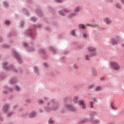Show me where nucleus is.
Wrapping results in <instances>:
<instances>
[{
  "label": "nucleus",
  "mask_w": 124,
  "mask_h": 124,
  "mask_svg": "<svg viewBox=\"0 0 124 124\" xmlns=\"http://www.w3.org/2000/svg\"><path fill=\"white\" fill-rule=\"evenodd\" d=\"M93 85H91L89 86V89H93Z\"/></svg>",
  "instance_id": "32"
},
{
  "label": "nucleus",
  "mask_w": 124,
  "mask_h": 124,
  "mask_svg": "<svg viewBox=\"0 0 124 124\" xmlns=\"http://www.w3.org/2000/svg\"><path fill=\"white\" fill-rule=\"evenodd\" d=\"M52 104V110H57V109H58V108H59V105H58V103H51Z\"/></svg>",
  "instance_id": "7"
},
{
  "label": "nucleus",
  "mask_w": 124,
  "mask_h": 124,
  "mask_svg": "<svg viewBox=\"0 0 124 124\" xmlns=\"http://www.w3.org/2000/svg\"><path fill=\"white\" fill-rule=\"evenodd\" d=\"M74 103H77V102H78V97L75 96L74 97Z\"/></svg>",
  "instance_id": "19"
},
{
  "label": "nucleus",
  "mask_w": 124,
  "mask_h": 124,
  "mask_svg": "<svg viewBox=\"0 0 124 124\" xmlns=\"http://www.w3.org/2000/svg\"><path fill=\"white\" fill-rule=\"evenodd\" d=\"M87 121L86 119H84L83 120L80 121V124H85V123H87Z\"/></svg>",
  "instance_id": "21"
},
{
  "label": "nucleus",
  "mask_w": 124,
  "mask_h": 124,
  "mask_svg": "<svg viewBox=\"0 0 124 124\" xmlns=\"http://www.w3.org/2000/svg\"><path fill=\"white\" fill-rule=\"evenodd\" d=\"M96 55V49L95 47L90 46L88 47V54L86 56L87 61H90L92 57Z\"/></svg>",
  "instance_id": "1"
},
{
  "label": "nucleus",
  "mask_w": 124,
  "mask_h": 124,
  "mask_svg": "<svg viewBox=\"0 0 124 124\" xmlns=\"http://www.w3.org/2000/svg\"><path fill=\"white\" fill-rule=\"evenodd\" d=\"M46 99H47V98H45V100H46Z\"/></svg>",
  "instance_id": "44"
},
{
  "label": "nucleus",
  "mask_w": 124,
  "mask_h": 124,
  "mask_svg": "<svg viewBox=\"0 0 124 124\" xmlns=\"http://www.w3.org/2000/svg\"><path fill=\"white\" fill-rule=\"evenodd\" d=\"M101 90H102V88L100 87H98L95 89V90L97 91L98 92L99 91H101Z\"/></svg>",
  "instance_id": "23"
},
{
  "label": "nucleus",
  "mask_w": 124,
  "mask_h": 124,
  "mask_svg": "<svg viewBox=\"0 0 124 124\" xmlns=\"http://www.w3.org/2000/svg\"><path fill=\"white\" fill-rule=\"evenodd\" d=\"M79 29H86V26L83 24H79L78 25Z\"/></svg>",
  "instance_id": "18"
},
{
  "label": "nucleus",
  "mask_w": 124,
  "mask_h": 124,
  "mask_svg": "<svg viewBox=\"0 0 124 124\" xmlns=\"http://www.w3.org/2000/svg\"><path fill=\"white\" fill-rule=\"evenodd\" d=\"M59 14H60V15H61L62 16H64V14L62 11H60L59 12Z\"/></svg>",
  "instance_id": "24"
},
{
  "label": "nucleus",
  "mask_w": 124,
  "mask_h": 124,
  "mask_svg": "<svg viewBox=\"0 0 124 124\" xmlns=\"http://www.w3.org/2000/svg\"><path fill=\"white\" fill-rule=\"evenodd\" d=\"M13 54H14V55L16 56V58L17 62H18L19 63H22V58L20 57L18 53H17V52L14 50L13 51Z\"/></svg>",
  "instance_id": "3"
},
{
  "label": "nucleus",
  "mask_w": 124,
  "mask_h": 124,
  "mask_svg": "<svg viewBox=\"0 0 124 124\" xmlns=\"http://www.w3.org/2000/svg\"><path fill=\"white\" fill-rule=\"evenodd\" d=\"M7 64L8 63H7V62H4L2 63V66H3V69H5V70L8 69V66H7Z\"/></svg>",
  "instance_id": "10"
},
{
  "label": "nucleus",
  "mask_w": 124,
  "mask_h": 124,
  "mask_svg": "<svg viewBox=\"0 0 124 124\" xmlns=\"http://www.w3.org/2000/svg\"><path fill=\"white\" fill-rule=\"evenodd\" d=\"M91 123L92 124H100V121H99V120L94 119V118H92Z\"/></svg>",
  "instance_id": "8"
},
{
  "label": "nucleus",
  "mask_w": 124,
  "mask_h": 124,
  "mask_svg": "<svg viewBox=\"0 0 124 124\" xmlns=\"http://www.w3.org/2000/svg\"><path fill=\"white\" fill-rule=\"evenodd\" d=\"M50 50L52 51L53 53H56V50H55V49L53 48L52 47L50 48Z\"/></svg>",
  "instance_id": "28"
},
{
  "label": "nucleus",
  "mask_w": 124,
  "mask_h": 124,
  "mask_svg": "<svg viewBox=\"0 0 124 124\" xmlns=\"http://www.w3.org/2000/svg\"><path fill=\"white\" fill-rule=\"evenodd\" d=\"M116 8L117 9H119V10H122L123 9V7L121 6L120 4H116Z\"/></svg>",
  "instance_id": "15"
},
{
  "label": "nucleus",
  "mask_w": 124,
  "mask_h": 124,
  "mask_svg": "<svg viewBox=\"0 0 124 124\" xmlns=\"http://www.w3.org/2000/svg\"><path fill=\"white\" fill-rule=\"evenodd\" d=\"M48 124H54V121L51 119H50L48 121Z\"/></svg>",
  "instance_id": "22"
},
{
  "label": "nucleus",
  "mask_w": 124,
  "mask_h": 124,
  "mask_svg": "<svg viewBox=\"0 0 124 124\" xmlns=\"http://www.w3.org/2000/svg\"><path fill=\"white\" fill-rule=\"evenodd\" d=\"M78 104L80 105V107L82 109H86V108H87L86 102L84 101V100H81L78 102Z\"/></svg>",
  "instance_id": "6"
},
{
  "label": "nucleus",
  "mask_w": 124,
  "mask_h": 124,
  "mask_svg": "<svg viewBox=\"0 0 124 124\" xmlns=\"http://www.w3.org/2000/svg\"><path fill=\"white\" fill-rule=\"evenodd\" d=\"M65 12H67V10L65 11Z\"/></svg>",
  "instance_id": "45"
},
{
  "label": "nucleus",
  "mask_w": 124,
  "mask_h": 124,
  "mask_svg": "<svg viewBox=\"0 0 124 124\" xmlns=\"http://www.w3.org/2000/svg\"><path fill=\"white\" fill-rule=\"evenodd\" d=\"M34 71L35 73L38 72V70L37 69V67H34Z\"/></svg>",
  "instance_id": "27"
},
{
  "label": "nucleus",
  "mask_w": 124,
  "mask_h": 124,
  "mask_svg": "<svg viewBox=\"0 0 124 124\" xmlns=\"http://www.w3.org/2000/svg\"><path fill=\"white\" fill-rule=\"evenodd\" d=\"M14 88V90H15V91H16V92H19V91H20V87H19L17 85H15Z\"/></svg>",
  "instance_id": "16"
},
{
  "label": "nucleus",
  "mask_w": 124,
  "mask_h": 124,
  "mask_svg": "<svg viewBox=\"0 0 124 124\" xmlns=\"http://www.w3.org/2000/svg\"><path fill=\"white\" fill-rule=\"evenodd\" d=\"M81 10V7H77L74 10V13L71 14L69 17H72V16H75L77 14V12H79Z\"/></svg>",
  "instance_id": "5"
},
{
  "label": "nucleus",
  "mask_w": 124,
  "mask_h": 124,
  "mask_svg": "<svg viewBox=\"0 0 124 124\" xmlns=\"http://www.w3.org/2000/svg\"><path fill=\"white\" fill-rule=\"evenodd\" d=\"M35 116V112H31L29 114L30 118H33Z\"/></svg>",
  "instance_id": "17"
},
{
  "label": "nucleus",
  "mask_w": 124,
  "mask_h": 124,
  "mask_svg": "<svg viewBox=\"0 0 124 124\" xmlns=\"http://www.w3.org/2000/svg\"><path fill=\"white\" fill-rule=\"evenodd\" d=\"M5 23L7 26H8V25H10V22L8 20H6Z\"/></svg>",
  "instance_id": "26"
},
{
  "label": "nucleus",
  "mask_w": 124,
  "mask_h": 124,
  "mask_svg": "<svg viewBox=\"0 0 124 124\" xmlns=\"http://www.w3.org/2000/svg\"><path fill=\"white\" fill-rule=\"evenodd\" d=\"M56 2H62L61 0H57L56 1Z\"/></svg>",
  "instance_id": "38"
},
{
  "label": "nucleus",
  "mask_w": 124,
  "mask_h": 124,
  "mask_svg": "<svg viewBox=\"0 0 124 124\" xmlns=\"http://www.w3.org/2000/svg\"><path fill=\"white\" fill-rule=\"evenodd\" d=\"M23 46H24V47H27V46H28V44L24 43L23 44Z\"/></svg>",
  "instance_id": "31"
},
{
  "label": "nucleus",
  "mask_w": 124,
  "mask_h": 124,
  "mask_svg": "<svg viewBox=\"0 0 124 124\" xmlns=\"http://www.w3.org/2000/svg\"><path fill=\"white\" fill-rule=\"evenodd\" d=\"M39 104H41L42 103H43V101H38Z\"/></svg>",
  "instance_id": "33"
},
{
  "label": "nucleus",
  "mask_w": 124,
  "mask_h": 124,
  "mask_svg": "<svg viewBox=\"0 0 124 124\" xmlns=\"http://www.w3.org/2000/svg\"><path fill=\"white\" fill-rule=\"evenodd\" d=\"M29 31L30 35H31V30H29Z\"/></svg>",
  "instance_id": "37"
},
{
  "label": "nucleus",
  "mask_w": 124,
  "mask_h": 124,
  "mask_svg": "<svg viewBox=\"0 0 124 124\" xmlns=\"http://www.w3.org/2000/svg\"><path fill=\"white\" fill-rule=\"evenodd\" d=\"M11 82L12 83V84H15V83H16V79L15 78L12 79V80H11Z\"/></svg>",
  "instance_id": "25"
},
{
  "label": "nucleus",
  "mask_w": 124,
  "mask_h": 124,
  "mask_svg": "<svg viewBox=\"0 0 124 124\" xmlns=\"http://www.w3.org/2000/svg\"><path fill=\"white\" fill-rule=\"evenodd\" d=\"M45 109L46 110V111H47V112H50V108H46Z\"/></svg>",
  "instance_id": "29"
},
{
  "label": "nucleus",
  "mask_w": 124,
  "mask_h": 124,
  "mask_svg": "<svg viewBox=\"0 0 124 124\" xmlns=\"http://www.w3.org/2000/svg\"><path fill=\"white\" fill-rule=\"evenodd\" d=\"M11 115V114H9V115L7 114V117H9Z\"/></svg>",
  "instance_id": "40"
},
{
  "label": "nucleus",
  "mask_w": 124,
  "mask_h": 124,
  "mask_svg": "<svg viewBox=\"0 0 124 124\" xmlns=\"http://www.w3.org/2000/svg\"><path fill=\"white\" fill-rule=\"evenodd\" d=\"M87 26H90V27H93L94 28H97V29H100V27L99 26L97 25H90V24H87Z\"/></svg>",
  "instance_id": "14"
},
{
  "label": "nucleus",
  "mask_w": 124,
  "mask_h": 124,
  "mask_svg": "<svg viewBox=\"0 0 124 124\" xmlns=\"http://www.w3.org/2000/svg\"><path fill=\"white\" fill-rule=\"evenodd\" d=\"M4 93H7V92H4Z\"/></svg>",
  "instance_id": "42"
},
{
  "label": "nucleus",
  "mask_w": 124,
  "mask_h": 124,
  "mask_svg": "<svg viewBox=\"0 0 124 124\" xmlns=\"http://www.w3.org/2000/svg\"><path fill=\"white\" fill-rule=\"evenodd\" d=\"M111 108L113 110H117V108H116V107H115V104H114V102H113L111 103Z\"/></svg>",
  "instance_id": "12"
},
{
  "label": "nucleus",
  "mask_w": 124,
  "mask_h": 124,
  "mask_svg": "<svg viewBox=\"0 0 124 124\" xmlns=\"http://www.w3.org/2000/svg\"><path fill=\"white\" fill-rule=\"evenodd\" d=\"M110 66L114 70H120V68H121V67L120 66V65L118 64V63L116 62H111L110 63Z\"/></svg>",
  "instance_id": "2"
},
{
  "label": "nucleus",
  "mask_w": 124,
  "mask_h": 124,
  "mask_svg": "<svg viewBox=\"0 0 124 124\" xmlns=\"http://www.w3.org/2000/svg\"><path fill=\"white\" fill-rule=\"evenodd\" d=\"M90 102V107L91 108H93V104H94V102L93 101H91Z\"/></svg>",
  "instance_id": "20"
},
{
  "label": "nucleus",
  "mask_w": 124,
  "mask_h": 124,
  "mask_svg": "<svg viewBox=\"0 0 124 124\" xmlns=\"http://www.w3.org/2000/svg\"><path fill=\"white\" fill-rule=\"evenodd\" d=\"M44 64L45 66H46V67H47V63H44Z\"/></svg>",
  "instance_id": "35"
},
{
  "label": "nucleus",
  "mask_w": 124,
  "mask_h": 124,
  "mask_svg": "<svg viewBox=\"0 0 124 124\" xmlns=\"http://www.w3.org/2000/svg\"><path fill=\"white\" fill-rule=\"evenodd\" d=\"M74 67H75V68H77V66L76 65H74Z\"/></svg>",
  "instance_id": "41"
},
{
  "label": "nucleus",
  "mask_w": 124,
  "mask_h": 124,
  "mask_svg": "<svg viewBox=\"0 0 124 124\" xmlns=\"http://www.w3.org/2000/svg\"><path fill=\"white\" fill-rule=\"evenodd\" d=\"M4 5L5 6H7L8 5V4H7V3H4Z\"/></svg>",
  "instance_id": "36"
},
{
  "label": "nucleus",
  "mask_w": 124,
  "mask_h": 124,
  "mask_svg": "<svg viewBox=\"0 0 124 124\" xmlns=\"http://www.w3.org/2000/svg\"><path fill=\"white\" fill-rule=\"evenodd\" d=\"M8 110V105H5L3 108V111L4 112H6Z\"/></svg>",
  "instance_id": "11"
},
{
  "label": "nucleus",
  "mask_w": 124,
  "mask_h": 124,
  "mask_svg": "<svg viewBox=\"0 0 124 124\" xmlns=\"http://www.w3.org/2000/svg\"><path fill=\"white\" fill-rule=\"evenodd\" d=\"M40 13V16H42V15L41 14V13Z\"/></svg>",
  "instance_id": "43"
},
{
  "label": "nucleus",
  "mask_w": 124,
  "mask_h": 124,
  "mask_svg": "<svg viewBox=\"0 0 124 124\" xmlns=\"http://www.w3.org/2000/svg\"><path fill=\"white\" fill-rule=\"evenodd\" d=\"M72 35H73L74 36H75V31H72Z\"/></svg>",
  "instance_id": "30"
},
{
  "label": "nucleus",
  "mask_w": 124,
  "mask_h": 124,
  "mask_svg": "<svg viewBox=\"0 0 124 124\" xmlns=\"http://www.w3.org/2000/svg\"><path fill=\"white\" fill-rule=\"evenodd\" d=\"M120 39H121L120 38L117 39H112V42L113 44H118V43L120 42Z\"/></svg>",
  "instance_id": "9"
},
{
  "label": "nucleus",
  "mask_w": 124,
  "mask_h": 124,
  "mask_svg": "<svg viewBox=\"0 0 124 124\" xmlns=\"http://www.w3.org/2000/svg\"><path fill=\"white\" fill-rule=\"evenodd\" d=\"M83 36H84V37H87L88 36V35H87L86 33H84V34H83Z\"/></svg>",
  "instance_id": "34"
},
{
  "label": "nucleus",
  "mask_w": 124,
  "mask_h": 124,
  "mask_svg": "<svg viewBox=\"0 0 124 124\" xmlns=\"http://www.w3.org/2000/svg\"><path fill=\"white\" fill-rule=\"evenodd\" d=\"M94 101H96V99L95 98H93Z\"/></svg>",
  "instance_id": "39"
},
{
  "label": "nucleus",
  "mask_w": 124,
  "mask_h": 124,
  "mask_svg": "<svg viewBox=\"0 0 124 124\" xmlns=\"http://www.w3.org/2000/svg\"><path fill=\"white\" fill-rule=\"evenodd\" d=\"M64 107L67 110H70V111H72L73 112H75V111H76V109H75L74 107L72 106L69 105H65L64 106Z\"/></svg>",
  "instance_id": "4"
},
{
  "label": "nucleus",
  "mask_w": 124,
  "mask_h": 124,
  "mask_svg": "<svg viewBox=\"0 0 124 124\" xmlns=\"http://www.w3.org/2000/svg\"><path fill=\"white\" fill-rule=\"evenodd\" d=\"M105 22L106 23V24H111L112 23V21L108 18L105 19Z\"/></svg>",
  "instance_id": "13"
}]
</instances>
